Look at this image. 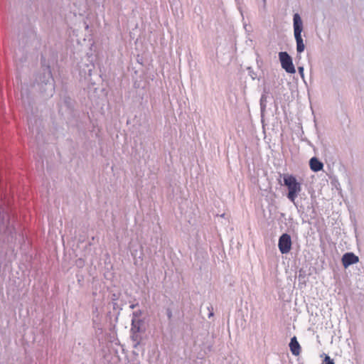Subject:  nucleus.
<instances>
[{"mask_svg": "<svg viewBox=\"0 0 364 364\" xmlns=\"http://www.w3.org/2000/svg\"><path fill=\"white\" fill-rule=\"evenodd\" d=\"M85 28H86V29H87V28H88V25H86Z\"/></svg>", "mask_w": 364, "mask_h": 364, "instance_id": "nucleus-23", "label": "nucleus"}, {"mask_svg": "<svg viewBox=\"0 0 364 364\" xmlns=\"http://www.w3.org/2000/svg\"><path fill=\"white\" fill-rule=\"evenodd\" d=\"M309 166L311 171L318 172L321 171L323 168V164L316 157H312L309 161Z\"/></svg>", "mask_w": 364, "mask_h": 364, "instance_id": "nucleus-9", "label": "nucleus"}, {"mask_svg": "<svg viewBox=\"0 0 364 364\" xmlns=\"http://www.w3.org/2000/svg\"><path fill=\"white\" fill-rule=\"evenodd\" d=\"M298 71H299V73L301 75V77L302 78H304V67H302V66L298 67Z\"/></svg>", "mask_w": 364, "mask_h": 364, "instance_id": "nucleus-18", "label": "nucleus"}, {"mask_svg": "<svg viewBox=\"0 0 364 364\" xmlns=\"http://www.w3.org/2000/svg\"><path fill=\"white\" fill-rule=\"evenodd\" d=\"M244 28H245V31H246L247 32H249V31H248V28H247V25H246V24H245V25H244Z\"/></svg>", "mask_w": 364, "mask_h": 364, "instance_id": "nucleus-21", "label": "nucleus"}, {"mask_svg": "<svg viewBox=\"0 0 364 364\" xmlns=\"http://www.w3.org/2000/svg\"><path fill=\"white\" fill-rule=\"evenodd\" d=\"M358 261V257L353 252L345 253L342 257V263L345 268L357 263Z\"/></svg>", "mask_w": 364, "mask_h": 364, "instance_id": "nucleus-5", "label": "nucleus"}, {"mask_svg": "<svg viewBox=\"0 0 364 364\" xmlns=\"http://www.w3.org/2000/svg\"><path fill=\"white\" fill-rule=\"evenodd\" d=\"M5 232L9 234L11 238H14V235L16 234L15 228L13 226L7 225Z\"/></svg>", "mask_w": 364, "mask_h": 364, "instance_id": "nucleus-11", "label": "nucleus"}, {"mask_svg": "<svg viewBox=\"0 0 364 364\" xmlns=\"http://www.w3.org/2000/svg\"><path fill=\"white\" fill-rule=\"evenodd\" d=\"M138 306V304H137V303H136V304H131V305L129 306V307H130V309H134V308H135L136 306Z\"/></svg>", "mask_w": 364, "mask_h": 364, "instance_id": "nucleus-20", "label": "nucleus"}, {"mask_svg": "<svg viewBox=\"0 0 364 364\" xmlns=\"http://www.w3.org/2000/svg\"><path fill=\"white\" fill-rule=\"evenodd\" d=\"M269 93V90H267L266 87L263 90V93L260 97L259 105H260V112L262 118L264 116V112L267 107V94Z\"/></svg>", "mask_w": 364, "mask_h": 364, "instance_id": "nucleus-10", "label": "nucleus"}, {"mask_svg": "<svg viewBox=\"0 0 364 364\" xmlns=\"http://www.w3.org/2000/svg\"><path fill=\"white\" fill-rule=\"evenodd\" d=\"M6 217H7V213L4 211V210L3 208H0V225L4 224Z\"/></svg>", "mask_w": 364, "mask_h": 364, "instance_id": "nucleus-13", "label": "nucleus"}, {"mask_svg": "<svg viewBox=\"0 0 364 364\" xmlns=\"http://www.w3.org/2000/svg\"><path fill=\"white\" fill-rule=\"evenodd\" d=\"M289 348H290V350H291L292 355L296 356L300 354L301 346H300L296 336H294L291 338V341L289 343Z\"/></svg>", "mask_w": 364, "mask_h": 364, "instance_id": "nucleus-8", "label": "nucleus"}, {"mask_svg": "<svg viewBox=\"0 0 364 364\" xmlns=\"http://www.w3.org/2000/svg\"><path fill=\"white\" fill-rule=\"evenodd\" d=\"M166 315H167V317L169 320H171L172 318V316H173V314H172V311L171 309L168 308L166 309Z\"/></svg>", "mask_w": 364, "mask_h": 364, "instance_id": "nucleus-19", "label": "nucleus"}, {"mask_svg": "<svg viewBox=\"0 0 364 364\" xmlns=\"http://www.w3.org/2000/svg\"><path fill=\"white\" fill-rule=\"evenodd\" d=\"M213 315V313L210 312L208 315V317L210 318V316H212Z\"/></svg>", "mask_w": 364, "mask_h": 364, "instance_id": "nucleus-22", "label": "nucleus"}, {"mask_svg": "<svg viewBox=\"0 0 364 364\" xmlns=\"http://www.w3.org/2000/svg\"><path fill=\"white\" fill-rule=\"evenodd\" d=\"M266 0H263L264 2H265Z\"/></svg>", "mask_w": 364, "mask_h": 364, "instance_id": "nucleus-24", "label": "nucleus"}, {"mask_svg": "<svg viewBox=\"0 0 364 364\" xmlns=\"http://www.w3.org/2000/svg\"><path fill=\"white\" fill-rule=\"evenodd\" d=\"M141 332H132L131 333V340L132 341V347L134 349L141 348V350H144V348H141L143 337L141 335Z\"/></svg>", "mask_w": 364, "mask_h": 364, "instance_id": "nucleus-6", "label": "nucleus"}, {"mask_svg": "<svg viewBox=\"0 0 364 364\" xmlns=\"http://www.w3.org/2000/svg\"><path fill=\"white\" fill-rule=\"evenodd\" d=\"M279 59L281 63L282 68L287 73L290 74H294L296 69L293 63L292 58L286 51H281L279 53Z\"/></svg>", "mask_w": 364, "mask_h": 364, "instance_id": "nucleus-3", "label": "nucleus"}, {"mask_svg": "<svg viewBox=\"0 0 364 364\" xmlns=\"http://www.w3.org/2000/svg\"><path fill=\"white\" fill-rule=\"evenodd\" d=\"M132 321H134V323H136V325L139 326L141 328V326L144 323L143 320L139 319V318H138V319L132 318Z\"/></svg>", "mask_w": 364, "mask_h": 364, "instance_id": "nucleus-17", "label": "nucleus"}, {"mask_svg": "<svg viewBox=\"0 0 364 364\" xmlns=\"http://www.w3.org/2000/svg\"><path fill=\"white\" fill-rule=\"evenodd\" d=\"M278 247L282 254L289 252L291 248V239L289 234L284 233L279 237Z\"/></svg>", "mask_w": 364, "mask_h": 364, "instance_id": "nucleus-4", "label": "nucleus"}, {"mask_svg": "<svg viewBox=\"0 0 364 364\" xmlns=\"http://www.w3.org/2000/svg\"><path fill=\"white\" fill-rule=\"evenodd\" d=\"M130 332L131 333L132 332H143V331L139 326L136 325V323H134V321H132V326H131Z\"/></svg>", "mask_w": 364, "mask_h": 364, "instance_id": "nucleus-12", "label": "nucleus"}, {"mask_svg": "<svg viewBox=\"0 0 364 364\" xmlns=\"http://www.w3.org/2000/svg\"><path fill=\"white\" fill-rule=\"evenodd\" d=\"M51 80H53L52 74H51V71L50 70V67L48 66L45 70L43 78L42 79L41 78L40 81L41 83H43L46 85H48L50 87V92H52L54 89L53 85L50 82Z\"/></svg>", "mask_w": 364, "mask_h": 364, "instance_id": "nucleus-7", "label": "nucleus"}, {"mask_svg": "<svg viewBox=\"0 0 364 364\" xmlns=\"http://www.w3.org/2000/svg\"><path fill=\"white\" fill-rule=\"evenodd\" d=\"M87 70H85V77L87 75L88 76L92 75V71L94 68L93 64H87Z\"/></svg>", "mask_w": 364, "mask_h": 364, "instance_id": "nucleus-14", "label": "nucleus"}, {"mask_svg": "<svg viewBox=\"0 0 364 364\" xmlns=\"http://www.w3.org/2000/svg\"><path fill=\"white\" fill-rule=\"evenodd\" d=\"M322 364H335L333 359H331L328 355H326L325 358L323 360Z\"/></svg>", "mask_w": 364, "mask_h": 364, "instance_id": "nucleus-15", "label": "nucleus"}, {"mask_svg": "<svg viewBox=\"0 0 364 364\" xmlns=\"http://www.w3.org/2000/svg\"><path fill=\"white\" fill-rule=\"evenodd\" d=\"M283 180L284 185L288 188L287 198L291 202L294 203L296 198L301 191V185L293 175L284 174Z\"/></svg>", "mask_w": 364, "mask_h": 364, "instance_id": "nucleus-2", "label": "nucleus"}, {"mask_svg": "<svg viewBox=\"0 0 364 364\" xmlns=\"http://www.w3.org/2000/svg\"><path fill=\"white\" fill-rule=\"evenodd\" d=\"M142 314L141 310L135 311L132 313V318L138 319Z\"/></svg>", "mask_w": 364, "mask_h": 364, "instance_id": "nucleus-16", "label": "nucleus"}, {"mask_svg": "<svg viewBox=\"0 0 364 364\" xmlns=\"http://www.w3.org/2000/svg\"><path fill=\"white\" fill-rule=\"evenodd\" d=\"M294 36L296 43V52L301 53L304 51L305 45L302 38L303 22L300 15L296 13L293 16Z\"/></svg>", "mask_w": 364, "mask_h": 364, "instance_id": "nucleus-1", "label": "nucleus"}]
</instances>
